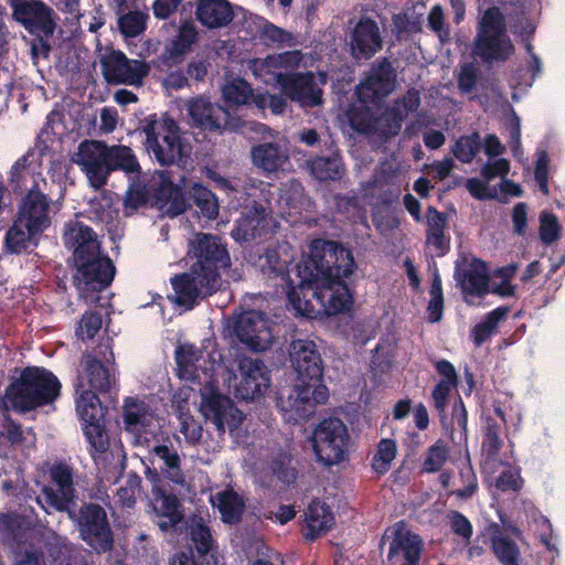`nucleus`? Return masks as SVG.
Returning <instances> with one entry per match:
<instances>
[{
    "instance_id": "obj_64",
    "label": "nucleus",
    "mask_w": 565,
    "mask_h": 565,
    "mask_svg": "<svg viewBox=\"0 0 565 565\" xmlns=\"http://www.w3.org/2000/svg\"><path fill=\"white\" fill-rule=\"evenodd\" d=\"M454 386L446 383H437L431 391L434 407L437 411L441 422L447 418V406Z\"/></svg>"
},
{
    "instance_id": "obj_29",
    "label": "nucleus",
    "mask_w": 565,
    "mask_h": 565,
    "mask_svg": "<svg viewBox=\"0 0 565 565\" xmlns=\"http://www.w3.org/2000/svg\"><path fill=\"white\" fill-rule=\"evenodd\" d=\"M382 38L377 23L365 19L355 24V65L360 60H370L382 49Z\"/></svg>"
},
{
    "instance_id": "obj_14",
    "label": "nucleus",
    "mask_w": 565,
    "mask_h": 565,
    "mask_svg": "<svg viewBox=\"0 0 565 565\" xmlns=\"http://www.w3.org/2000/svg\"><path fill=\"white\" fill-rule=\"evenodd\" d=\"M234 332L242 343L256 352L267 350L274 341L271 322L256 310L241 313L235 321Z\"/></svg>"
},
{
    "instance_id": "obj_34",
    "label": "nucleus",
    "mask_w": 565,
    "mask_h": 565,
    "mask_svg": "<svg viewBox=\"0 0 565 565\" xmlns=\"http://www.w3.org/2000/svg\"><path fill=\"white\" fill-rule=\"evenodd\" d=\"M14 565H71L66 547L53 548L47 558L31 545H21L13 553Z\"/></svg>"
},
{
    "instance_id": "obj_21",
    "label": "nucleus",
    "mask_w": 565,
    "mask_h": 565,
    "mask_svg": "<svg viewBox=\"0 0 565 565\" xmlns=\"http://www.w3.org/2000/svg\"><path fill=\"white\" fill-rule=\"evenodd\" d=\"M252 162L266 173L282 170L289 162V150L284 140L263 141L250 149Z\"/></svg>"
},
{
    "instance_id": "obj_39",
    "label": "nucleus",
    "mask_w": 565,
    "mask_h": 565,
    "mask_svg": "<svg viewBox=\"0 0 565 565\" xmlns=\"http://www.w3.org/2000/svg\"><path fill=\"white\" fill-rule=\"evenodd\" d=\"M106 156L108 166V177L113 171L121 170L127 174H138L140 164L132 149L124 145H107Z\"/></svg>"
},
{
    "instance_id": "obj_48",
    "label": "nucleus",
    "mask_w": 565,
    "mask_h": 565,
    "mask_svg": "<svg viewBox=\"0 0 565 565\" xmlns=\"http://www.w3.org/2000/svg\"><path fill=\"white\" fill-rule=\"evenodd\" d=\"M38 233L36 230L29 228L26 224L20 223L17 217L6 235L7 248L11 253H20L28 247L31 238Z\"/></svg>"
},
{
    "instance_id": "obj_13",
    "label": "nucleus",
    "mask_w": 565,
    "mask_h": 565,
    "mask_svg": "<svg viewBox=\"0 0 565 565\" xmlns=\"http://www.w3.org/2000/svg\"><path fill=\"white\" fill-rule=\"evenodd\" d=\"M71 161L79 167L92 188L98 190L107 183L109 177L106 142L100 140L82 141Z\"/></svg>"
},
{
    "instance_id": "obj_44",
    "label": "nucleus",
    "mask_w": 565,
    "mask_h": 565,
    "mask_svg": "<svg viewBox=\"0 0 565 565\" xmlns=\"http://www.w3.org/2000/svg\"><path fill=\"white\" fill-rule=\"evenodd\" d=\"M491 550L501 565H520L521 552L511 537L502 534L492 536Z\"/></svg>"
},
{
    "instance_id": "obj_42",
    "label": "nucleus",
    "mask_w": 565,
    "mask_h": 565,
    "mask_svg": "<svg viewBox=\"0 0 565 565\" xmlns=\"http://www.w3.org/2000/svg\"><path fill=\"white\" fill-rule=\"evenodd\" d=\"M152 452L162 461V473L177 484H183L184 473L181 469V459L178 452L167 445L154 446Z\"/></svg>"
},
{
    "instance_id": "obj_61",
    "label": "nucleus",
    "mask_w": 565,
    "mask_h": 565,
    "mask_svg": "<svg viewBox=\"0 0 565 565\" xmlns=\"http://www.w3.org/2000/svg\"><path fill=\"white\" fill-rule=\"evenodd\" d=\"M540 238L543 244L551 245L559 237L561 225L552 213H543L540 217Z\"/></svg>"
},
{
    "instance_id": "obj_16",
    "label": "nucleus",
    "mask_w": 565,
    "mask_h": 565,
    "mask_svg": "<svg viewBox=\"0 0 565 565\" xmlns=\"http://www.w3.org/2000/svg\"><path fill=\"white\" fill-rule=\"evenodd\" d=\"M277 82L284 94L302 107L322 103V90L316 85L312 73H278Z\"/></svg>"
},
{
    "instance_id": "obj_54",
    "label": "nucleus",
    "mask_w": 565,
    "mask_h": 565,
    "mask_svg": "<svg viewBox=\"0 0 565 565\" xmlns=\"http://www.w3.org/2000/svg\"><path fill=\"white\" fill-rule=\"evenodd\" d=\"M396 443L393 439H382L377 445V450L372 459V467L379 475L386 473L391 468V462L396 457Z\"/></svg>"
},
{
    "instance_id": "obj_47",
    "label": "nucleus",
    "mask_w": 565,
    "mask_h": 565,
    "mask_svg": "<svg viewBox=\"0 0 565 565\" xmlns=\"http://www.w3.org/2000/svg\"><path fill=\"white\" fill-rule=\"evenodd\" d=\"M482 147L480 135L475 131L470 135L459 137L451 152L456 159L462 163H470Z\"/></svg>"
},
{
    "instance_id": "obj_31",
    "label": "nucleus",
    "mask_w": 565,
    "mask_h": 565,
    "mask_svg": "<svg viewBox=\"0 0 565 565\" xmlns=\"http://www.w3.org/2000/svg\"><path fill=\"white\" fill-rule=\"evenodd\" d=\"M425 2L409 1L403 12L392 17V30L398 40L422 32L424 22Z\"/></svg>"
},
{
    "instance_id": "obj_25",
    "label": "nucleus",
    "mask_w": 565,
    "mask_h": 565,
    "mask_svg": "<svg viewBox=\"0 0 565 565\" xmlns=\"http://www.w3.org/2000/svg\"><path fill=\"white\" fill-rule=\"evenodd\" d=\"M315 61L311 53L295 50L268 55L266 58L248 60L247 67H253L255 71L264 68H310L315 66Z\"/></svg>"
},
{
    "instance_id": "obj_40",
    "label": "nucleus",
    "mask_w": 565,
    "mask_h": 565,
    "mask_svg": "<svg viewBox=\"0 0 565 565\" xmlns=\"http://www.w3.org/2000/svg\"><path fill=\"white\" fill-rule=\"evenodd\" d=\"M510 308L500 306L488 312L484 319L471 329V339L476 347H481L495 332L499 323L505 319Z\"/></svg>"
},
{
    "instance_id": "obj_41",
    "label": "nucleus",
    "mask_w": 565,
    "mask_h": 565,
    "mask_svg": "<svg viewBox=\"0 0 565 565\" xmlns=\"http://www.w3.org/2000/svg\"><path fill=\"white\" fill-rule=\"evenodd\" d=\"M160 178V190L159 198L162 200L171 201L172 206L168 210L172 215L181 214L185 211V200L183 198L182 188H185V184H177L172 180L170 172L161 171L159 173ZM184 183V180H181Z\"/></svg>"
},
{
    "instance_id": "obj_43",
    "label": "nucleus",
    "mask_w": 565,
    "mask_h": 565,
    "mask_svg": "<svg viewBox=\"0 0 565 565\" xmlns=\"http://www.w3.org/2000/svg\"><path fill=\"white\" fill-rule=\"evenodd\" d=\"M76 412L83 423H96L103 420L104 411L95 391L85 388L77 392Z\"/></svg>"
},
{
    "instance_id": "obj_33",
    "label": "nucleus",
    "mask_w": 565,
    "mask_h": 565,
    "mask_svg": "<svg viewBox=\"0 0 565 565\" xmlns=\"http://www.w3.org/2000/svg\"><path fill=\"white\" fill-rule=\"evenodd\" d=\"M40 177V162L35 152L29 151L19 158L11 168L10 182L20 190H34Z\"/></svg>"
},
{
    "instance_id": "obj_57",
    "label": "nucleus",
    "mask_w": 565,
    "mask_h": 565,
    "mask_svg": "<svg viewBox=\"0 0 565 565\" xmlns=\"http://www.w3.org/2000/svg\"><path fill=\"white\" fill-rule=\"evenodd\" d=\"M459 480L462 487L455 490L454 494L459 499H470L478 490V479L470 463L459 470Z\"/></svg>"
},
{
    "instance_id": "obj_55",
    "label": "nucleus",
    "mask_w": 565,
    "mask_h": 565,
    "mask_svg": "<svg viewBox=\"0 0 565 565\" xmlns=\"http://www.w3.org/2000/svg\"><path fill=\"white\" fill-rule=\"evenodd\" d=\"M148 14L140 11H130L118 19V28L125 36L135 38L142 33L147 26Z\"/></svg>"
},
{
    "instance_id": "obj_27",
    "label": "nucleus",
    "mask_w": 565,
    "mask_h": 565,
    "mask_svg": "<svg viewBox=\"0 0 565 565\" xmlns=\"http://www.w3.org/2000/svg\"><path fill=\"white\" fill-rule=\"evenodd\" d=\"M189 115L198 126L207 130L221 129L228 118L223 107L203 97L195 98L189 104Z\"/></svg>"
},
{
    "instance_id": "obj_30",
    "label": "nucleus",
    "mask_w": 565,
    "mask_h": 565,
    "mask_svg": "<svg viewBox=\"0 0 565 565\" xmlns=\"http://www.w3.org/2000/svg\"><path fill=\"white\" fill-rule=\"evenodd\" d=\"M196 19L209 29H220L233 21L232 4L227 0H198Z\"/></svg>"
},
{
    "instance_id": "obj_15",
    "label": "nucleus",
    "mask_w": 565,
    "mask_h": 565,
    "mask_svg": "<svg viewBox=\"0 0 565 565\" xmlns=\"http://www.w3.org/2000/svg\"><path fill=\"white\" fill-rule=\"evenodd\" d=\"M12 18L21 23L30 33L53 35L56 23L53 10L40 0H9Z\"/></svg>"
},
{
    "instance_id": "obj_36",
    "label": "nucleus",
    "mask_w": 565,
    "mask_h": 565,
    "mask_svg": "<svg viewBox=\"0 0 565 565\" xmlns=\"http://www.w3.org/2000/svg\"><path fill=\"white\" fill-rule=\"evenodd\" d=\"M396 348L397 341L394 335L386 334L380 338L370 362V371L374 379H380L391 372Z\"/></svg>"
},
{
    "instance_id": "obj_49",
    "label": "nucleus",
    "mask_w": 565,
    "mask_h": 565,
    "mask_svg": "<svg viewBox=\"0 0 565 565\" xmlns=\"http://www.w3.org/2000/svg\"><path fill=\"white\" fill-rule=\"evenodd\" d=\"M190 193L201 214L212 220L217 216L218 204L215 195L205 186L193 183Z\"/></svg>"
},
{
    "instance_id": "obj_4",
    "label": "nucleus",
    "mask_w": 565,
    "mask_h": 565,
    "mask_svg": "<svg viewBox=\"0 0 565 565\" xmlns=\"http://www.w3.org/2000/svg\"><path fill=\"white\" fill-rule=\"evenodd\" d=\"M364 82L355 85V100L363 105L355 107V132L376 136L383 141L399 134L405 114L398 106L386 107L385 98L393 92L396 84V73H367Z\"/></svg>"
},
{
    "instance_id": "obj_11",
    "label": "nucleus",
    "mask_w": 565,
    "mask_h": 565,
    "mask_svg": "<svg viewBox=\"0 0 565 565\" xmlns=\"http://www.w3.org/2000/svg\"><path fill=\"white\" fill-rule=\"evenodd\" d=\"M68 516L79 529L82 539L98 553H105L113 547V534L105 510L95 503L82 505L78 513L71 509Z\"/></svg>"
},
{
    "instance_id": "obj_38",
    "label": "nucleus",
    "mask_w": 565,
    "mask_h": 565,
    "mask_svg": "<svg viewBox=\"0 0 565 565\" xmlns=\"http://www.w3.org/2000/svg\"><path fill=\"white\" fill-rule=\"evenodd\" d=\"M211 500L221 513L223 522L234 524L241 520L245 510V502L243 497L233 489L220 491Z\"/></svg>"
},
{
    "instance_id": "obj_22",
    "label": "nucleus",
    "mask_w": 565,
    "mask_h": 565,
    "mask_svg": "<svg viewBox=\"0 0 565 565\" xmlns=\"http://www.w3.org/2000/svg\"><path fill=\"white\" fill-rule=\"evenodd\" d=\"M83 372L78 376L76 391L92 390L95 392H109L116 384L115 371L106 367L92 355H84Z\"/></svg>"
},
{
    "instance_id": "obj_37",
    "label": "nucleus",
    "mask_w": 565,
    "mask_h": 565,
    "mask_svg": "<svg viewBox=\"0 0 565 565\" xmlns=\"http://www.w3.org/2000/svg\"><path fill=\"white\" fill-rule=\"evenodd\" d=\"M303 535L313 541L324 534L333 524V515L326 504L313 501L306 511Z\"/></svg>"
},
{
    "instance_id": "obj_58",
    "label": "nucleus",
    "mask_w": 565,
    "mask_h": 565,
    "mask_svg": "<svg viewBox=\"0 0 565 565\" xmlns=\"http://www.w3.org/2000/svg\"><path fill=\"white\" fill-rule=\"evenodd\" d=\"M191 539L200 554H206L213 545L210 529L202 520L193 521L191 524Z\"/></svg>"
},
{
    "instance_id": "obj_56",
    "label": "nucleus",
    "mask_w": 565,
    "mask_h": 565,
    "mask_svg": "<svg viewBox=\"0 0 565 565\" xmlns=\"http://www.w3.org/2000/svg\"><path fill=\"white\" fill-rule=\"evenodd\" d=\"M0 436L4 437L12 445L34 444V434L31 430L23 431L21 427L9 418H3L0 425Z\"/></svg>"
},
{
    "instance_id": "obj_32",
    "label": "nucleus",
    "mask_w": 565,
    "mask_h": 565,
    "mask_svg": "<svg viewBox=\"0 0 565 565\" xmlns=\"http://www.w3.org/2000/svg\"><path fill=\"white\" fill-rule=\"evenodd\" d=\"M122 417L126 429L135 434L148 431L154 422V414L149 405L135 397L125 399Z\"/></svg>"
},
{
    "instance_id": "obj_60",
    "label": "nucleus",
    "mask_w": 565,
    "mask_h": 565,
    "mask_svg": "<svg viewBox=\"0 0 565 565\" xmlns=\"http://www.w3.org/2000/svg\"><path fill=\"white\" fill-rule=\"evenodd\" d=\"M274 475L285 484L292 483L297 478V470L292 466V460L288 455L278 456L271 465Z\"/></svg>"
},
{
    "instance_id": "obj_23",
    "label": "nucleus",
    "mask_w": 565,
    "mask_h": 565,
    "mask_svg": "<svg viewBox=\"0 0 565 565\" xmlns=\"http://www.w3.org/2000/svg\"><path fill=\"white\" fill-rule=\"evenodd\" d=\"M267 215V209L262 203L255 202L252 206H246L236 221L232 236L243 242L260 237L269 226Z\"/></svg>"
},
{
    "instance_id": "obj_51",
    "label": "nucleus",
    "mask_w": 565,
    "mask_h": 565,
    "mask_svg": "<svg viewBox=\"0 0 565 565\" xmlns=\"http://www.w3.org/2000/svg\"><path fill=\"white\" fill-rule=\"evenodd\" d=\"M259 38L266 45H275L277 47L292 46L297 44L292 33L266 22L259 31Z\"/></svg>"
},
{
    "instance_id": "obj_17",
    "label": "nucleus",
    "mask_w": 565,
    "mask_h": 565,
    "mask_svg": "<svg viewBox=\"0 0 565 565\" xmlns=\"http://www.w3.org/2000/svg\"><path fill=\"white\" fill-rule=\"evenodd\" d=\"M200 408L205 419L221 433L226 428L228 430L237 428L243 420L242 412L234 407L232 401L214 392L202 394Z\"/></svg>"
},
{
    "instance_id": "obj_53",
    "label": "nucleus",
    "mask_w": 565,
    "mask_h": 565,
    "mask_svg": "<svg viewBox=\"0 0 565 565\" xmlns=\"http://www.w3.org/2000/svg\"><path fill=\"white\" fill-rule=\"evenodd\" d=\"M511 26L513 29V33L521 38L525 51H531L532 38L536 30L534 21L525 13L524 10H521L511 15Z\"/></svg>"
},
{
    "instance_id": "obj_7",
    "label": "nucleus",
    "mask_w": 565,
    "mask_h": 565,
    "mask_svg": "<svg viewBox=\"0 0 565 565\" xmlns=\"http://www.w3.org/2000/svg\"><path fill=\"white\" fill-rule=\"evenodd\" d=\"M295 386L282 390L277 398V406L287 414L288 420L297 422L310 416L318 404L329 398L328 387L320 382L298 379Z\"/></svg>"
},
{
    "instance_id": "obj_8",
    "label": "nucleus",
    "mask_w": 565,
    "mask_h": 565,
    "mask_svg": "<svg viewBox=\"0 0 565 565\" xmlns=\"http://www.w3.org/2000/svg\"><path fill=\"white\" fill-rule=\"evenodd\" d=\"M147 149L161 164L174 163L184 153L179 128L174 120L166 115L150 119L145 127Z\"/></svg>"
},
{
    "instance_id": "obj_63",
    "label": "nucleus",
    "mask_w": 565,
    "mask_h": 565,
    "mask_svg": "<svg viewBox=\"0 0 565 565\" xmlns=\"http://www.w3.org/2000/svg\"><path fill=\"white\" fill-rule=\"evenodd\" d=\"M523 482L520 469H512V467L509 466V468L504 469L497 478L495 487L502 492H518L522 489Z\"/></svg>"
},
{
    "instance_id": "obj_50",
    "label": "nucleus",
    "mask_w": 565,
    "mask_h": 565,
    "mask_svg": "<svg viewBox=\"0 0 565 565\" xmlns=\"http://www.w3.org/2000/svg\"><path fill=\"white\" fill-rule=\"evenodd\" d=\"M100 65L103 71H139L138 61H129L120 51L106 47L100 53Z\"/></svg>"
},
{
    "instance_id": "obj_2",
    "label": "nucleus",
    "mask_w": 565,
    "mask_h": 565,
    "mask_svg": "<svg viewBox=\"0 0 565 565\" xmlns=\"http://www.w3.org/2000/svg\"><path fill=\"white\" fill-rule=\"evenodd\" d=\"M191 257L195 262L190 273L172 279L173 300L180 306L192 307L198 298L210 296L220 288L218 269L230 260L225 247L217 236L196 233L190 241Z\"/></svg>"
},
{
    "instance_id": "obj_10",
    "label": "nucleus",
    "mask_w": 565,
    "mask_h": 565,
    "mask_svg": "<svg viewBox=\"0 0 565 565\" xmlns=\"http://www.w3.org/2000/svg\"><path fill=\"white\" fill-rule=\"evenodd\" d=\"M50 484L36 498L38 503L45 510L53 509L71 514L76 499L73 468L67 463L56 462L50 468Z\"/></svg>"
},
{
    "instance_id": "obj_46",
    "label": "nucleus",
    "mask_w": 565,
    "mask_h": 565,
    "mask_svg": "<svg viewBox=\"0 0 565 565\" xmlns=\"http://www.w3.org/2000/svg\"><path fill=\"white\" fill-rule=\"evenodd\" d=\"M450 456V448L443 439H438L428 447L420 472L435 473L438 472L447 462Z\"/></svg>"
},
{
    "instance_id": "obj_12",
    "label": "nucleus",
    "mask_w": 565,
    "mask_h": 565,
    "mask_svg": "<svg viewBox=\"0 0 565 565\" xmlns=\"http://www.w3.org/2000/svg\"><path fill=\"white\" fill-rule=\"evenodd\" d=\"M227 382L236 397L250 401L264 394L269 387L270 377L260 360L242 356L237 361V372L230 374Z\"/></svg>"
},
{
    "instance_id": "obj_5",
    "label": "nucleus",
    "mask_w": 565,
    "mask_h": 565,
    "mask_svg": "<svg viewBox=\"0 0 565 565\" xmlns=\"http://www.w3.org/2000/svg\"><path fill=\"white\" fill-rule=\"evenodd\" d=\"M57 377L41 367H26L21 376L6 391L3 406L6 409L26 412L51 404L60 394Z\"/></svg>"
},
{
    "instance_id": "obj_3",
    "label": "nucleus",
    "mask_w": 565,
    "mask_h": 565,
    "mask_svg": "<svg viewBox=\"0 0 565 565\" xmlns=\"http://www.w3.org/2000/svg\"><path fill=\"white\" fill-rule=\"evenodd\" d=\"M64 243L73 250L76 268L73 280L81 298L93 303L98 292L106 288L115 275V266L100 254V244L93 231L81 222H70L64 233Z\"/></svg>"
},
{
    "instance_id": "obj_45",
    "label": "nucleus",
    "mask_w": 565,
    "mask_h": 565,
    "mask_svg": "<svg viewBox=\"0 0 565 565\" xmlns=\"http://www.w3.org/2000/svg\"><path fill=\"white\" fill-rule=\"evenodd\" d=\"M224 99L234 105L246 104L253 96L249 84L241 77H226L222 85Z\"/></svg>"
},
{
    "instance_id": "obj_18",
    "label": "nucleus",
    "mask_w": 565,
    "mask_h": 565,
    "mask_svg": "<svg viewBox=\"0 0 565 565\" xmlns=\"http://www.w3.org/2000/svg\"><path fill=\"white\" fill-rule=\"evenodd\" d=\"M454 278L466 302L469 296L483 298L490 292L488 267L480 258L475 257L463 266H456Z\"/></svg>"
},
{
    "instance_id": "obj_59",
    "label": "nucleus",
    "mask_w": 565,
    "mask_h": 565,
    "mask_svg": "<svg viewBox=\"0 0 565 565\" xmlns=\"http://www.w3.org/2000/svg\"><path fill=\"white\" fill-rule=\"evenodd\" d=\"M428 26L435 32L441 42L450 39V28L445 22L444 9L440 4H435L428 13Z\"/></svg>"
},
{
    "instance_id": "obj_9",
    "label": "nucleus",
    "mask_w": 565,
    "mask_h": 565,
    "mask_svg": "<svg viewBox=\"0 0 565 565\" xmlns=\"http://www.w3.org/2000/svg\"><path fill=\"white\" fill-rule=\"evenodd\" d=\"M349 434L339 418L323 419L315 429L312 447L317 460L323 466H333L345 457Z\"/></svg>"
},
{
    "instance_id": "obj_52",
    "label": "nucleus",
    "mask_w": 565,
    "mask_h": 565,
    "mask_svg": "<svg viewBox=\"0 0 565 565\" xmlns=\"http://www.w3.org/2000/svg\"><path fill=\"white\" fill-rule=\"evenodd\" d=\"M310 168L315 178L321 181L334 180L339 178L342 172V163L338 157L316 158L311 161Z\"/></svg>"
},
{
    "instance_id": "obj_24",
    "label": "nucleus",
    "mask_w": 565,
    "mask_h": 565,
    "mask_svg": "<svg viewBox=\"0 0 565 565\" xmlns=\"http://www.w3.org/2000/svg\"><path fill=\"white\" fill-rule=\"evenodd\" d=\"M17 217L26 227L43 232L51 223L46 196L40 191L30 190L22 200Z\"/></svg>"
},
{
    "instance_id": "obj_20",
    "label": "nucleus",
    "mask_w": 565,
    "mask_h": 565,
    "mask_svg": "<svg viewBox=\"0 0 565 565\" xmlns=\"http://www.w3.org/2000/svg\"><path fill=\"white\" fill-rule=\"evenodd\" d=\"M175 360L180 379L189 382H204L206 385L212 383L211 372L214 369V362H210V367L203 366L202 362L205 364L206 358L193 345H181L175 352Z\"/></svg>"
},
{
    "instance_id": "obj_1",
    "label": "nucleus",
    "mask_w": 565,
    "mask_h": 565,
    "mask_svg": "<svg viewBox=\"0 0 565 565\" xmlns=\"http://www.w3.org/2000/svg\"><path fill=\"white\" fill-rule=\"evenodd\" d=\"M353 257L349 249L337 242L316 239L310 257L302 263L288 264L277 249H269L260 258V269L268 278L281 277L287 284L288 298L302 316L310 317L313 306L302 301L297 289H312V297L320 305L317 312L337 315L350 308Z\"/></svg>"
},
{
    "instance_id": "obj_26",
    "label": "nucleus",
    "mask_w": 565,
    "mask_h": 565,
    "mask_svg": "<svg viewBox=\"0 0 565 565\" xmlns=\"http://www.w3.org/2000/svg\"><path fill=\"white\" fill-rule=\"evenodd\" d=\"M164 29L177 30V35L171 40L162 54L166 66L172 67L178 64L190 51L192 44L196 41L198 32L192 22H184L179 28L173 24H164Z\"/></svg>"
},
{
    "instance_id": "obj_28",
    "label": "nucleus",
    "mask_w": 565,
    "mask_h": 565,
    "mask_svg": "<svg viewBox=\"0 0 565 565\" xmlns=\"http://www.w3.org/2000/svg\"><path fill=\"white\" fill-rule=\"evenodd\" d=\"M494 414L499 419L486 416L482 426L481 450L489 460L495 459L504 445L501 435L507 425L505 413L501 407H494Z\"/></svg>"
},
{
    "instance_id": "obj_6",
    "label": "nucleus",
    "mask_w": 565,
    "mask_h": 565,
    "mask_svg": "<svg viewBox=\"0 0 565 565\" xmlns=\"http://www.w3.org/2000/svg\"><path fill=\"white\" fill-rule=\"evenodd\" d=\"M513 52L514 46L507 34L503 13L495 6L488 8L478 22L471 50L472 56L484 64L492 65L508 61Z\"/></svg>"
},
{
    "instance_id": "obj_19",
    "label": "nucleus",
    "mask_w": 565,
    "mask_h": 565,
    "mask_svg": "<svg viewBox=\"0 0 565 565\" xmlns=\"http://www.w3.org/2000/svg\"><path fill=\"white\" fill-rule=\"evenodd\" d=\"M290 363L298 379L320 382L322 377V360L316 343L309 339H296L289 345Z\"/></svg>"
},
{
    "instance_id": "obj_35",
    "label": "nucleus",
    "mask_w": 565,
    "mask_h": 565,
    "mask_svg": "<svg viewBox=\"0 0 565 565\" xmlns=\"http://www.w3.org/2000/svg\"><path fill=\"white\" fill-rule=\"evenodd\" d=\"M152 508L156 514L161 518L158 521V526L162 531L174 527L182 519L177 495L166 493L160 489L154 490Z\"/></svg>"
},
{
    "instance_id": "obj_62",
    "label": "nucleus",
    "mask_w": 565,
    "mask_h": 565,
    "mask_svg": "<svg viewBox=\"0 0 565 565\" xmlns=\"http://www.w3.org/2000/svg\"><path fill=\"white\" fill-rule=\"evenodd\" d=\"M103 420H96V423H84V434L88 439L90 446L97 452H104L107 448L108 441L105 430L103 428Z\"/></svg>"
}]
</instances>
